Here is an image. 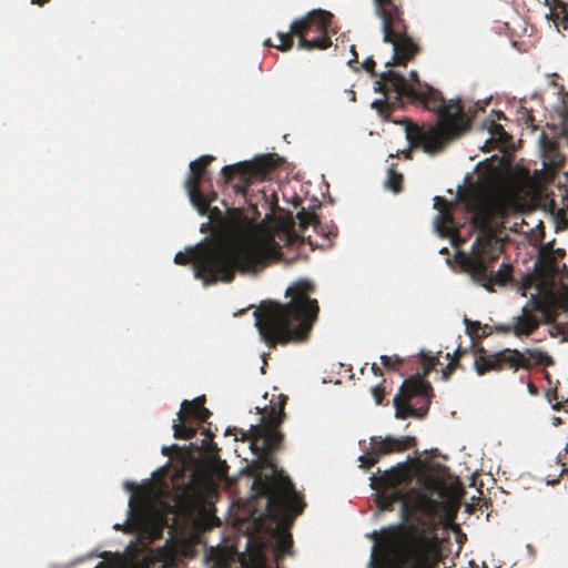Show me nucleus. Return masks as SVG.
I'll return each mask as SVG.
<instances>
[{
	"label": "nucleus",
	"instance_id": "obj_12",
	"mask_svg": "<svg viewBox=\"0 0 568 568\" xmlns=\"http://www.w3.org/2000/svg\"><path fill=\"white\" fill-rule=\"evenodd\" d=\"M281 163L282 159L275 153L255 156L251 161L223 166L222 179L225 184L232 185L235 194L246 199L251 184L270 179Z\"/></svg>",
	"mask_w": 568,
	"mask_h": 568
},
{
	"label": "nucleus",
	"instance_id": "obj_3",
	"mask_svg": "<svg viewBox=\"0 0 568 568\" xmlns=\"http://www.w3.org/2000/svg\"><path fill=\"white\" fill-rule=\"evenodd\" d=\"M378 91H392L397 97H407L419 101L423 105L437 114L436 125L420 126L409 119L395 121L405 124V135L410 149L422 148L428 154L442 152L455 138L468 131L471 126L476 111L465 110L460 99L447 101L440 91L430 85L416 90L407 79L397 71L387 70L381 74Z\"/></svg>",
	"mask_w": 568,
	"mask_h": 568
},
{
	"label": "nucleus",
	"instance_id": "obj_23",
	"mask_svg": "<svg viewBox=\"0 0 568 568\" xmlns=\"http://www.w3.org/2000/svg\"><path fill=\"white\" fill-rule=\"evenodd\" d=\"M523 354H525L529 362L531 359L535 364L538 365L551 366L555 363L552 357L541 349L527 348Z\"/></svg>",
	"mask_w": 568,
	"mask_h": 568
},
{
	"label": "nucleus",
	"instance_id": "obj_16",
	"mask_svg": "<svg viewBox=\"0 0 568 568\" xmlns=\"http://www.w3.org/2000/svg\"><path fill=\"white\" fill-rule=\"evenodd\" d=\"M205 397H196L193 400H183L178 413V420L173 424L174 437L176 439H191L195 436L196 429L189 423V419L197 423H206L211 412L204 406Z\"/></svg>",
	"mask_w": 568,
	"mask_h": 568
},
{
	"label": "nucleus",
	"instance_id": "obj_21",
	"mask_svg": "<svg viewBox=\"0 0 568 568\" xmlns=\"http://www.w3.org/2000/svg\"><path fill=\"white\" fill-rule=\"evenodd\" d=\"M405 499V490L397 489L390 493L387 490H376L375 494V504L383 511H392L396 503H400L403 505V500Z\"/></svg>",
	"mask_w": 568,
	"mask_h": 568
},
{
	"label": "nucleus",
	"instance_id": "obj_28",
	"mask_svg": "<svg viewBox=\"0 0 568 568\" xmlns=\"http://www.w3.org/2000/svg\"><path fill=\"white\" fill-rule=\"evenodd\" d=\"M264 205L270 211V213L274 214L280 210L278 206V197L274 191L270 194L266 191H263Z\"/></svg>",
	"mask_w": 568,
	"mask_h": 568
},
{
	"label": "nucleus",
	"instance_id": "obj_20",
	"mask_svg": "<svg viewBox=\"0 0 568 568\" xmlns=\"http://www.w3.org/2000/svg\"><path fill=\"white\" fill-rule=\"evenodd\" d=\"M452 206V203L445 197L435 196L434 207L438 211V214L434 220V224L440 236L455 239L458 236L459 231L450 213Z\"/></svg>",
	"mask_w": 568,
	"mask_h": 568
},
{
	"label": "nucleus",
	"instance_id": "obj_48",
	"mask_svg": "<svg viewBox=\"0 0 568 568\" xmlns=\"http://www.w3.org/2000/svg\"><path fill=\"white\" fill-rule=\"evenodd\" d=\"M169 450H170V448H169V447H163V448H162V453H163V455H169Z\"/></svg>",
	"mask_w": 568,
	"mask_h": 568
},
{
	"label": "nucleus",
	"instance_id": "obj_42",
	"mask_svg": "<svg viewBox=\"0 0 568 568\" xmlns=\"http://www.w3.org/2000/svg\"><path fill=\"white\" fill-rule=\"evenodd\" d=\"M562 26H564V29H568V10L565 12V16L562 19Z\"/></svg>",
	"mask_w": 568,
	"mask_h": 568
},
{
	"label": "nucleus",
	"instance_id": "obj_13",
	"mask_svg": "<svg viewBox=\"0 0 568 568\" xmlns=\"http://www.w3.org/2000/svg\"><path fill=\"white\" fill-rule=\"evenodd\" d=\"M530 367L531 362L518 349L505 348L496 353H489L483 346H477L474 349V368L479 376L490 371L517 372L519 368L529 369Z\"/></svg>",
	"mask_w": 568,
	"mask_h": 568
},
{
	"label": "nucleus",
	"instance_id": "obj_5",
	"mask_svg": "<svg viewBox=\"0 0 568 568\" xmlns=\"http://www.w3.org/2000/svg\"><path fill=\"white\" fill-rule=\"evenodd\" d=\"M315 291L312 281L301 278L286 288L287 303L266 301L256 308L255 325L270 348L308 338L320 312L317 300L312 298Z\"/></svg>",
	"mask_w": 568,
	"mask_h": 568
},
{
	"label": "nucleus",
	"instance_id": "obj_44",
	"mask_svg": "<svg viewBox=\"0 0 568 568\" xmlns=\"http://www.w3.org/2000/svg\"><path fill=\"white\" fill-rule=\"evenodd\" d=\"M528 388L531 394H537V388L534 384L529 383Z\"/></svg>",
	"mask_w": 568,
	"mask_h": 568
},
{
	"label": "nucleus",
	"instance_id": "obj_30",
	"mask_svg": "<svg viewBox=\"0 0 568 568\" xmlns=\"http://www.w3.org/2000/svg\"><path fill=\"white\" fill-rule=\"evenodd\" d=\"M381 362H382V365L386 369L396 371L397 367L404 363V359L400 358L398 355H394V356L382 355Z\"/></svg>",
	"mask_w": 568,
	"mask_h": 568
},
{
	"label": "nucleus",
	"instance_id": "obj_14",
	"mask_svg": "<svg viewBox=\"0 0 568 568\" xmlns=\"http://www.w3.org/2000/svg\"><path fill=\"white\" fill-rule=\"evenodd\" d=\"M440 509V503L432 498L427 493L420 488L412 487L405 491V499L403 500L400 514L404 521L402 524L425 523L432 521L435 525V534H437V523L435 517Z\"/></svg>",
	"mask_w": 568,
	"mask_h": 568
},
{
	"label": "nucleus",
	"instance_id": "obj_6",
	"mask_svg": "<svg viewBox=\"0 0 568 568\" xmlns=\"http://www.w3.org/2000/svg\"><path fill=\"white\" fill-rule=\"evenodd\" d=\"M432 521L394 524L374 530L373 568H437L442 561V541Z\"/></svg>",
	"mask_w": 568,
	"mask_h": 568
},
{
	"label": "nucleus",
	"instance_id": "obj_50",
	"mask_svg": "<svg viewBox=\"0 0 568 568\" xmlns=\"http://www.w3.org/2000/svg\"><path fill=\"white\" fill-rule=\"evenodd\" d=\"M95 568H104V562H99Z\"/></svg>",
	"mask_w": 568,
	"mask_h": 568
},
{
	"label": "nucleus",
	"instance_id": "obj_34",
	"mask_svg": "<svg viewBox=\"0 0 568 568\" xmlns=\"http://www.w3.org/2000/svg\"><path fill=\"white\" fill-rule=\"evenodd\" d=\"M362 67L372 74V77H375L376 73H375V67H376V62L374 61L373 58H367L364 60V62L362 63Z\"/></svg>",
	"mask_w": 568,
	"mask_h": 568
},
{
	"label": "nucleus",
	"instance_id": "obj_33",
	"mask_svg": "<svg viewBox=\"0 0 568 568\" xmlns=\"http://www.w3.org/2000/svg\"><path fill=\"white\" fill-rule=\"evenodd\" d=\"M214 471L217 474V476L220 477H224L226 475V471H227V465L224 460H221L219 457H214Z\"/></svg>",
	"mask_w": 568,
	"mask_h": 568
},
{
	"label": "nucleus",
	"instance_id": "obj_22",
	"mask_svg": "<svg viewBox=\"0 0 568 568\" xmlns=\"http://www.w3.org/2000/svg\"><path fill=\"white\" fill-rule=\"evenodd\" d=\"M418 481L422 486L420 489L427 493L429 496L433 494H438L440 496L444 495L445 487L444 484L438 478L425 475L419 477Z\"/></svg>",
	"mask_w": 568,
	"mask_h": 568
},
{
	"label": "nucleus",
	"instance_id": "obj_7",
	"mask_svg": "<svg viewBox=\"0 0 568 568\" xmlns=\"http://www.w3.org/2000/svg\"><path fill=\"white\" fill-rule=\"evenodd\" d=\"M333 13L323 9H314L304 17L294 20L288 32H277V49L286 52L293 48L294 38L298 39L297 48L305 51L326 50L332 45Z\"/></svg>",
	"mask_w": 568,
	"mask_h": 568
},
{
	"label": "nucleus",
	"instance_id": "obj_27",
	"mask_svg": "<svg viewBox=\"0 0 568 568\" xmlns=\"http://www.w3.org/2000/svg\"><path fill=\"white\" fill-rule=\"evenodd\" d=\"M372 108L375 109L378 115L384 120H389L392 105L386 100H375L372 103Z\"/></svg>",
	"mask_w": 568,
	"mask_h": 568
},
{
	"label": "nucleus",
	"instance_id": "obj_29",
	"mask_svg": "<svg viewBox=\"0 0 568 568\" xmlns=\"http://www.w3.org/2000/svg\"><path fill=\"white\" fill-rule=\"evenodd\" d=\"M549 334L552 337L561 336L562 342H568V326L562 323H551Z\"/></svg>",
	"mask_w": 568,
	"mask_h": 568
},
{
	"label": "nucleus",
	"instance_id": "obj_8",
	"mask_svg": "<svg viewBox=\"0 0 568 568\" xmlns=\"http://www.w3.org/2000/svg\"><path fill=\"white\" fill-rule=\"evenodd\" d=\"M374 3L383 22V40L392 43L394 50L392 62L386 65H406L419 52V47L407 33L402 0H374Z\"/></svg>",
	"mask_w": 568,
	"mask_h": 568
},
{
	"label": "nucleus",
	"instance_id": "obj_10",
	"mask_svg": "<svg viewBox=\"0 0 568 568\" xmlns=\"http://www.w3.org/2000/svg\"><path fill=\"white\" fill-rule=\"evenodd\" d=\"M438 363L437 357H430L425 363L423 375L416 374L403 382L393 399L397 419L424 418L427 415L433 397V387L425 378Z\"/></svg>",
	"mask_w": 568,
	"mask_h": 568
},
{
	"label": "nucleus",
	"instance_id": "obj_15",
	"mask_svg": "<svg viewBox=\"0 0 568 568\" xmlns=\"http://www.w3.org/2000/svg\"><path fill=\"white\" fill-rule=\"evenodd\" d=\"M416 443L417 440L414 436H403L399 438L393 436H373L371 437V448L364 452L358 458L361 467L368 469L377 464L381 457L406 452L415 447Z\"/></svg>",
	"mask_w": 568,
	"mask_h": 568
},
{
	"label": "nucleus",
	"instance_id": "obj_40",
	"mask_svg": "<svg viewBox=\"0 0 568 568\" xmlns=\"http://www.w3.org/2000/svg\"><path fill=\"white\" fill-rule=\"evenodd\" d=\"M211 225H212V224H211V222H209V223H203V224L201 225L200 231H201L202 233H206L209 230L211 231Z\"/></svg>",
	"mask_w": 568,
	"mask_h": 568
},
{
	"label": "nucleus",
	"instance_id": "obj_41",
	"mask_svg": "<svg viewBox=\"0 0 568 568\" xmlns=\"http://www.w3.org/2000/svg\"><path fill=\"white\" fill-rule=\"evenodd\" d=\"M50 0H31V3L32 4H36V6H39V7H42L44 6L45 3H48Z\"/></svg>",
	"mask_w": 568,
	"mask_h": 568
},
{
	"label": "nucleus",
	"instance_id": "obj_32",
	"mask_svg": "<svg viewBox=\"0 0 568 568\" xmlns=\"http://www.w3.org/2000/svg\"><path fill=\"white\" fill-rule=\"evenodd\" d=\"M467 333L473 337L477 338L479 329L481 328V324L479 322H471L469 320H465Z\"/></svg>",
	"mask_w": 568,
	"mask_h": 568
},
{
	"label": "nucleus",
	"instance_id": "obj_17",
	"mask_svg": "<svg viewBox=\"0 0 568 568\" xmlns=\"http://www.w3.org/2000/svg\"><path fill=\"white\" fill-rule=\"evenodd\" d=\"M214 161L212 155H202L197 160L190 163V174L185 181V189L187 191L191 203L196 207L201 215L207 211V200L204 199V193L201 190V183L206 180L209 175L207 166Z\"/></svg>",
	"mask_w": 568,
	"mask_h": 568
},
{
	"label": "nucleus",
	"instance_id": "obj_26",
	"mask_svg": "<svg viewBox=\"0 0 568 568\" xmlns=\"http://www.w3.org/2000/svg\"><path fill=\"white\" fill-rule=\"evenodd\" d=\"M296 217L298 220L300 229L302 232H304L310 225L316 227L318 224L317 216L312 212L305 211L304 207L297 212Z\"/></svg>",
	"mask_w": 568,
	"mask_h": 568
},
{
	"label": "nucleus",
	"instance_id": "obj_52",
	"mask_svg": "<svg viewBox=\"0 0 568 568\" xmlns=\"http://www.w3.org/2000/svg\"><path fill=\"white\" fill-rule=\"evenodd\" d=\"M250 205H254L251 200H246Z\"/></svg>",
	"mask_w": 568,
	"mask_h": 568
},
{
	"label": "nucleus",
	"instance_id": "obj_37",
	"mask_svg": "<svg viewBox=\"0 0 568 568\" xmlns=\"http://www.w3.org/2000/svg\"><path fill=\"white\" fill-rule=\"evenodd\" d=\"M371 369L375 376H383V371L377 366L376 363H373Z\"/></svg>",
	"mask_w": 568,
	"mask_h": 568
},
{
	"label": "nucleus",
	"instance_id": "obj_45",
	"mask_svg": "<svg viewBox=\"0 0 568 568\" xmlns=\"http://www.w3.org/2000/svg\"><path fill=\"white\" fill-rule=\"evenodd\" d=\"M264 45H265V47H274V48H276V49H277V45H278V44H273V43H272V41H271V39H267V40H265V41H264Z\"/></svg>",
	"mask_w": 568,
	"mask_h": 568
},
{
	"label": "nucleus",
	"instance_id": "obj_47",
	"mask_svg": "<svg viewBox=\"0 0 568 568\" xmlns=\"http://www.w3.org/2000/svg\"><path fill=\"white\" fill-rule=\"evenodd\" d=\"M410 78H412L413 80H415V81H418V74H417V72H416V71H412V72H410Z\"/></svg>",
	"mask_w": 568,
	"mask_h": 568
},
{
	"label": "nucleus",
	"instance_id": "obj_35",
	"mask_svg": "<svg viewBox=\"0 0 568 568\" xmlns=\"http://www.w3.org/2000/svg\"><path fill=\"white\" fill-rule=\"evenodd\" d=\"M204 434L206 435V438L203 439L202 446L209 449L210 446L212 445L211 442H212V438L214 437V434L210 429L205 430Z\"/></svg>",
	"mask_w": 568,
	"mask_h": 568
},
{
	"label": "nucleus",
	"instance_id": "obj_39",
	"mask_svg": "<svg viewBox=\"0 0 568 568\" xmlns=\"http://www.w3.org/2000/svg\"><path fill=\"white\" fill-rule=\"evenodd\" d=\"M351 51H352L353 59L348 61V64H352L353 62H357V58H358L354 45L351 47Z\"/></svg>",
	"mask_w": 568,
	"mask_h": 568
},
{
	"label": "nucleus",
	"instance_id": "obj_1",
	"mask_svg": "<svg viewBox=\"0 0 568 568\" xmlns=\"http://www.w3.org/2000/svg\"><path fill=\"white\" fill-rule=\"evenodd\" d=\"M287 397L278 395V402L270 406L261 423L251 426V448L258 457L261 466L267 471L256 474L253 483L257 494L266 497V509L277 524L273 531L275 560L293 554V538L288 530L294 519L306 506L303 497L295 490L291 478L275 464L273 453L281 448L284 435L278 430L285 417Z\"/></svg>",
	"mask_w": 568,
	"mask_h": 568
},
{
	"label": "nucleus",
	"instance_id": "obj_38",
	"mask_svg": "<svg viewBox=\"0 0 568 568\" xmlns=\"http://www.w3.org/2000/svg\"><path fill=\"white\" fill-rule=\"evenodd\" d=\"M216 197H217V194H216L215 192H212V193H211V194H209V195H205V194H204V199L209 201V202H207V206H209V205H211V203H212L213 201H215V200H216Z\"/></svg>",
	"mask_w": 568,
	"mask_h": 568
},
{
	"label": "nucleus",
	"instance_id": "obj_46",
	"mask_svg": "<svg viewBox=\"0 0 568 568\" xmlns=\"http://www.w3.org/2000/svg\"><path fill=\"white\" fill-rule=\"evenodd\" d=\"M532 121H534L532 115H531L530 113H527L526 119H525V122H526V123H532Z\"/></svg>",
	"mask_w": 568,
	"mask_h": 568
},
{
	"label": "nucleus",
	"instance_id": "obj_19",
	"mask_svg": "<svg viewBox=\"0 0 568 568\" xmlns=\"http://www.w3.org/2000/svg\"><path fill=\"white\" fill-rule=\"evenodd\" d=\"M412 476L406 464H398L388 470L383 471L379 476L371 477V486L374 490H397L399 486L408 485Z\"/></svg>",
	"mask_w": 568,
	"mask_h": 568
},
{
	"label": "nucleus",
	"instance_id": "obj_18",
	"mask_svg": "<svg viewBox=\"0 0 568 568\" xmlns=\"http://www.w3.org/2000/svg\"><path fill=\"white\" fill-rule=\"evenodd\" d=\"M539 317L527 305L520 311V314L513 317L510 323L497 324L495 332L504 335L513 334L520 338L532 335L540 326Z\"/></svg>",
	"mask_w": 568,
	"mask_h": 568
},
{
	"label": "nucleus",
	"instance_id": "obj_51",
	"mask_svg": "<svg viewBox=\"0 0 568 568\" xmlns=\"http://www.w3.org/2000/svg\"><path fill=\"white\" fill-rule=\"evenodd\" d=\"M498 118H504V113L499 112Z\"/></svg>",
	"mask_w": 568,
	"mask_h": 568
},
{
	"label": "nucleus",
	"instance_id": "obj_11",
	"mask_svg": "<svg viewBox=\"0 0 568 568\" xmlns=\"http://www.w3.org/2000/svg\"><path fill=\"white\" fill-rule=\"evenodd\" d=\"M565 255L566 251L564 248H542L535 263V273L532 275H527L524 278L523 287L526 290L536 285L537 291L541 292L545 288H552L558 280L560 285L558 291V302L559 305L567 311L568 270L565 264H561V260Z\"/></svg>",
	"mask_w": 568,
	"mask_h": 568
},
{
	"label": "nucleus",
	"instance_id": "obj_2",
	"mask_svg": "<svg viewBox=\"0 0 568 568\" xmlns=\"http://www.w3.org/2000/svg\"><path fill=\"white\" fill-rule=\"evenodd\" d=\"M524 206L520 191L513 186L477 197L469 205L471 224L479 234L471 246V253L463 260V266L475 282L488 291H493L494 285L507 284L513 273V266L507 263H503L497 272L493 270L503 253V244L494 231L505 217L520 212Z\"/></svg>",
	"mask_w": 568,
	"mask_h": 568
},
{
	"label": "nucleus",
	"instance_id": "obj_4",
	"mask_svg": "<svg viewBox=\"0 0 568 568\" xmlns=\"http://www.w3.org/2000/svg\"><path fill=\"white\" fill-rule=\"evenodd\" d=\"M206 214L212 225L211 237L204 241L212 253H221L236 264L240 273L257 274L281 256L278 243L273 237H257L240 209H227L223 214L209 205Z\"/></svg>",
	"mask_w": 568,
	"mask_h": 568
},
{
	"label": "nucleus",
	"instance_id": "obj_9",
	"mask_svg": "<svg viewBox=\"0 0 568 568\" xmlns=\"http://www.w3.org/2000/svg\"><path fill=\"white\" fill-rule=\"evenodd\" d=\"M174 263L186 265L192 263L194 276L204 285L217 282L230 283L234 280L239 268L225 255L212 253L206 241L189 247L185 252H179L174 256Z\"/></svg>",
	"mask_w": 568,
	"mask_h": 568
},
{
	"label": "nucleus",
	"instance_id": "obj_24",
	"mask_svg": "<svg viewBox=\"0 0 568 568\" xmlns=\"http://www.w3.org/2000/svg\"><path fill=\"white\" fill-rule=\"evenodd\" d=\"M403 174L397 172L395 164H392L387 170V179L385 181L386 187L398 193L402 191Z\"/></svg>",
	"mask_w": 568,
	"mask_h": 568
},
{
	"label": "nucleus",
	"instance_id": "obj_25",
	"mask_svg": "<svg viewBox=\"0 0 568 568\" xmlns=\"http://www.w3.org/2000/svg\"><path fill=\"white\" fill-rule=\"evenodd\" d=\"M467 349L457 348L448 365L443 369V379L447 381L456 368H462L460 358L467 354Z\"/></svg>",
	"mask_w": 568,
	"mask_h": 568
},
{
	"label": "nucleus",
	"instance_id": "obj_31",
	"mask_svg": "<svg viewBox=\"0 0 568 568\" xmlns=\"http://www.w3.org/2000/svg\"><path fill=\"white\" fill-rule=\"evenodd\" d=\"M371 394H372L375 403L377 405H381L385 397V387L382 384L376 385V386L372 387Z\"/></svg>",
	"mask_w": 568,
	"mask_h": 568
},
{
	"label": "nucleus",
	"instance_id": "obj_43",
	"mask_svg": "<svg viewBox=\"0 0 568 568\" xmlns=\"http://www.w3.org/2000/svg\"><path fill=\"white\" fill-rule=\"evenodd\" d=\"M534 308L539 311L541 308V303L535 298H532Z\"/></svg>",
	"mask_w": 568,
	"mask_h": 568
},
{
	"label": "nucleus",
	"instance_id": "obj_49",
	"mask_svg": "<svg viewBox=\"0 0 568 568\" xmlns=\"http://www.w3.org/2000/svg\"><path fill=\"white\" fill-rule=\"evenodd\" d=\"M404 153H405V158H407V159H409V158H410V149H409V150H407V151H405Z\"/></svg>",
	"mask_w": 568,
	"mask_h": 568
},
{
	"label": "nucleus",
	"instance_id": "obj_36",
	"mask_svg": "<svg viewBox=\"0 0 568 568\" xmlns=\"http://www.w3.org/2000/svg\"><path fill=\"white\" fill-rule=\"evenodd\" d=\"M489 334H490V327L488 325H484V326L481 325V328L479 329L477 338L478 339L485 338Z\"/></svg>",
	"mask_w": 568,
	"mask_h": 568
}]
</instances>
